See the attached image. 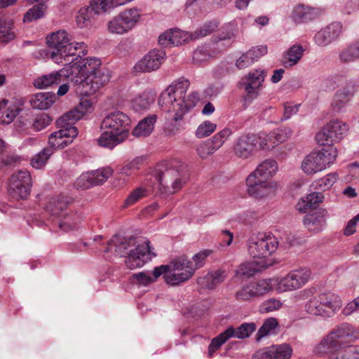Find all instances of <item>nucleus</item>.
Masks as SVG:
<instances>
[{"mask_svg": "<svg viewBox=\"0 0 359 359\" xmlns=\"http://www.w3.org/2000/svg\"><path fill=\"white\" fill-rule=\"evenodd\" d=\"M189 81L184 77L174 81L160 95L158 106L163 114L165 132L169 136L178 135L183 130L184 117L199 100L197 93L186 96Z\"/></svg>", "mask_w": 359, "mask_h": 359, "instance_id": "1", "label": "nucleus"}, {"mask_svg": "<svg viewBox=\"0 0 359 359\" xmlns=\"http://www.w3.org/2000/svg\"><path fill=\"white\" fill-rule=\"evenodd\" d=\"M77 53L76 57H72L64 65L63 72H68L69 79L76 86L78 94L82 96L92 95L109 82V71L101 67L100 59L82 58L81 53Z\"/></svg>", "mask_w": 359, "mask_h": 359, "instance_id": "2", "label": "nucleus"}, {"mask_svg": "<svg viewBox=\"0 0 359 359\" xmlns=\"http://www.w3.org/2000/svg\"><path fill=\"white\" fill-rule=\"evenodd\" d=\"M113 246L115 247L117 255L127 257L126 264L130 269L142 267L156 256V253L150 246V242L147 239L137 240L133 237L121 239L118 236H114L108 242V247L104 252L111 251Z\"/></svg>", "mask_w": 359, "mask_h": 359, "instance_id": "3", "label": "nucleus"}, {"mask_svg": "<svg viewBox=\"0 0 359 359\" xmlns=\"http://www.w3.org/2000/svg\"><path fill=\"white\" fill-rule=\"evenodd\" d=\"M130 123V117L121 111L115 110L107 114L100 124L102 133L97 140L98 144L112 149L122 143L129 135Z\"/></svg>", "mask_w": 359, "mask_h": 359, "instance_id": "4", "label": "nucleus"}, {"mask_svg": "<svg viewBox=\"0 0 359 359\" xmlns=\"http://www.w3.org/2000/svg\"><path fill=\"white\" fill-rule=\"evenodd\" d=\"M48 46L53 49L48 55L53 62L64 65L69 61L76 52L85 55L88 53V46L83 42L72 41L69 34L64 29H60L47 36Z\"/></svg>", "mask_w": 359, "mask_h": 359, "instance_id": "5", "label": "nucleus"}, {"mask_svg": "<svg viewBox=\"0 0 359 359\" xmlns=\"http://www.w3.org/2000/svg\"><path fill=\"white\" fill-rule=\"evenodd\" d=\"M359 328L348 323H342L326 334L315 346L318 354H325L339 348L345 341H353L358 338Z\"/></svg>", "mask_w": 359, "mask_h": 359, "instance_id": "6", "label": "nucleus"}, {"mask_svg": "<svg viewBox=\"0 0 359 359\" xmlns=\"http://www.w3.org/2000/svg\"><path fill=\"white\" fill-rule=\"evenodd\" d=\"M337 156L338 151L334 144L323 146L304 158L301 169L306 175H313L329 168L334 163Z\"/></svg>", "mask_w": 359, "mask_h": 359, "instance_id": "7", "label": "nucleus"}, {"mask_svg": "<svg viewBox=\"0 0 359 359\" xmlns=\"http://www.w3.org/2000/svg\"><path fill=\"white\" fill-rule=\"evenodd\" d=\"M341 304L339 295L332 292H321L306 302L304 311L311 316L327 318L338 312Z\"/></svg>", "mask_w": 359, "mask_h": 359, "instance_id": "8", "label": "nucleus"}, {"mask_svg": "<svg viewBox=\"0 0 359 359\" xmlns=\"http://www.w3.org/2000/svg\"><path fill=\"white\" fill-rule=\"evenodd\" d=\"M247 245L248 253L252 258L268 262L266 259L276 252L278 242L271 234L259 233L248 238Z\"/></svg>", "mask_w": 359, "mask_h": 359, "instance_id": "9", "label": "nucleus"}, {"mask_svg": "<svg viewBox=\"0 0 359 359\" xmlns=\"http://www.w3.org/2000/svg\"><path fill=\"white\" fill-rule=\"evenodd\" d=\"M169 269L170 272L166 275V283L172 286L189 280L195 273L189 259L182 257L172 261Z\"/></svg>", "mask_w": 359, "mask_h": 359, "instance_id": "10", "label": "nucleus"}, {"mask_svg": "<svg viewBox=\"0 0 359 359\" xmlns=\"http://www.w3.org/2000/svg\"><path fill=\"white\" fill-rule=\"evenodd\" d=\"M348 126L338 120L327 123L316 136L318 144L325 146L340 141L346 134Z\"/></svg>", "mask_w": 359, "mask_h": 359, "instance_id": "11", "label": "nucleus"}, {"mask_svg": "<svg viewBox=\"0 0 359 359\" xmlns=\"http://www.w3.org/2000/svg\"><path fill=\"white\" fill-rule=\"evenodd\" d=\"M32 186L29 172L25 170H19L11 176L8 194L15 200L26 199L30 194Z\"/></svg>", "mask_w": 359, "mask_h": 359, "instance_id": "12", "label": "nucleus"}, {"mask_svg": "<svg viewBox=\"0 0 359 359\" xmlns=\"http://www.w3.org/2000/svg\"><path fill=\"white\" fill-rule=\"evenodd\" d=\"M266 76V72L259 68L250 70L242 77L240 86L246 93V99L253 100L259 95Z\"/></svg>", "mask_w": 359, "mask_h": 359, "instance_id": "13", "label": "nucleus"}, {"mask_svg": "<svg viewBox=\"0 0 359 359\" xmlns=\"http://www.w3.org/2000/svg\"><path fill=\"white\" fill-rule=\"evenodd\" d=\"M248 194L255 198H269L275 194L278 188V182L255 178L248 175L245 180Z\"/></svg>", "mask_w": 359, "mask_h": 359, "instance_id": "14", "label": "nucleus"}, {"mask_svg": "<svg viewBox=\"0 0 359 359\" xmlns=\"http://www.w3.org/2000/svg\"><path fill=\"white\" fill-rule=\"evenodd\" d=\"M157 180L160 191L165 194L177 192L183 184L179 171L172 167L166 168L164 170L159 169Z\"/></svg>", "mask_w": 359, "mask_h": 359, "instance_id": "15", "label": "nucleus"}, {"mask_svg": "<svg viewBox=\"0 0 359 359\" xmlns=\"http://www.w3.org/2000/svg\"><path fill=\"white\" fill-rule=\"evenodd\" d=\"M344 31L342 22L334 21L321 28L313 37L314 43L320 47H326L337 41Z\"/></svg>", "mask_w": 359, "mask_h": 359, "instance_id": "16", "label": "nucleus"}, {"mask_svg": "<svg viewBox=\"0 0 359 359\" xmlns=\"http://www.w3.org/2000/svg\"><path fill=\"white\" fill-rule=\"evenodd\" d=\"M355 93L353 82L347 81L346 84L334 93L331 109L334 112L340 113L346 111Z\"/></svg>", "mask_w": 359, "mask_h": 359, "instance_id": "17", "label": "nucleus"}, {"mask_svg": "<svg viewBox=\"0 0 359 359\" xmlns=\"http://www.w3.org/2000/svg\"><path fill=\"white\" fill-rule=\"evenodd\" d=\"M328 217L327 210L319 208L306 214L304 217L303 224L309 232L318 233L326 228Z\"/></svg>", "mask_w": 359, "mask_h": 359, "instance_id": "18", "label": "nucleus"}, {"mask_svg": "<svg viewBox=\"0 0 359 359\" xmlns=\"http://www.w3.org/2000/svg\"><path fill=\"white\" fill-rule=\"evenodd\" d=\"M165 58L163 50L154 49L145 55L135 65L136 72H150L157 70Z\"/></svg>", "mask_w": 359, "mask_h": 359, "instance_id": "19", "label": "nucleus"}, {"mask_svg": "<svg viewBox=\"0 0 359 359\" xmlns=\"http://www.w3.org/2000/svg\"><path fill=\"white\" fill-rule=\"evenodd\" d=\"M194 41L192 32L172 29L165 32L158 37V43L163 47L177 46Z\"/></svg>", "mask_w": 359, "mask_h": 359, "instance_id": "20", "label": "nucleus"}, {"mask_svg": "<svg viewBox=\"0 0 359 359\" xmlns=\"http://www.w3.org/2000/svg\"><path fill=\"white\" fill-rule=\"evenodd\" d=\"M61 128L52 133L48 138L49 148L63 149L68 144H71L73 139L78 135L77 128L76 127H60Z\"/></svg>", "mask_w": 359, "mask_h": 359, "instance_id": "21", "label": "nucleus"}, {"mask_svg": "<svg viewBox=\"0 0 359 359\" xmlns=\"http://www.w3.org/2000/svg\"><path fill=\"white\" fill-rule=\"evenodd\" d=\"M321 13L322 11L318 8L297 4L292 8L289 18L293 22L299 25L311 22L320 17Z\"/></svg>", "mask_w": 359, "mask_h": 359, "instance_id": "22", "label": "nucleus"}, {"mask_svg": "<svg viewBox=\"0 0 359 359\" xmlns=\"http://www.w3.org/2000/svg\"><path fill=\"white\" fill-rule=\"evenodd\" d=\"M255 135L241 136L233 147L235 155L242 159L250 158L257 150Z\"/></svg>", "mask_w": 359, "mask_h": 359, "instance_id": "23", "label": "nucleus"}, {"mask_svg": "<svg viewBox=\"0 0 359 359\" xmlns=\"http://www.w3.org/2000/svg\"><path fill=\"white\" fill-rule=\"evenodd\" d=\"M270 264L265 261H248L241 264L236 270L235 276L238 278H250L255 273L266 269Z\"/></svg>", "mask_w": 359, "mask_h": 359, "instance_id": "24", "label": "nucleus"}, {"mask_svg": "<svg viewBox=\"0 0 359 359\" xmlns=\"http://www.w3.org/2000/svg\"><path fill=\"white\" fill-rule=\"evenodd\" d=\"M278 169V163L275 160L266 159L260 163L249 175H254L255 178L268 180L276 174Z\"/></svg>", "mask_w": 359, "mask_h": 359, "instance_id": "25", "label": "nucleus"}, {"mask_svg": "<svg viewBox=\"0 0 359 359\" xmlns=\"http://www.w3.org/2000/svg\"><path fill=\"white\" fill-rule=\"evenodd\" d=\"M304 48L299 43H294L282 55V62L285 67H292L296 65L302 58Z\"/></svg>", "mask_w": 359, "mask_h": 359, "instance_id": "26", "label": "nucleus"}, {"mask_svg": "<svg viewBox=\"0 0 359 359\" xmlns=\"http://www.w3.org/2000/svg\"><path fill=\"white\" fill-rule=\"evenodd\" d=\"M62 77L69 79L68 72H63V68L60 71L53 72L37 79L34 84L38 88H48L60 83L62 81Z\"/></svg>", "mask_w": 359, "mask_h": 359, "instance_id": "27", "label": "nucleus"}, {"mask_svg": "<svg viewBox=\"0 0 359 359\" xmlns=\"http://www.w3.org/2000/svg\"><path fill=\"white\" fill-rule=\"evenodd\" d=\"M157 116L150 114L141 120L133 129L132 134L136 137H146L151 135L156 122Z\"/></svg>", "mask_w": 359, "mask_h": 359, "instance_id": "28", "label": "nucleus"}, {"mask_svg": "<svg viewBox=\"0 0 359 359\" xmlns=\"http://www.w3.org/2000/svg\"><path fill=\"white\" fill-rule=\"evenodd\" d=\"M68 201L65 196H55L49 199L45 206L46 212L50 216L59 218L67 206Z\"/></svg>", "mask_w": 359, "mask_h": 359, "instance_id": "29", "label": "nucleus"}, {"mask_svg": "<svg viewBox=\"0 0 359 359\" xmlns=\"http://www.w3.org/2000/svg\"><path fill=\"white\" fill-rule=\"evenodd\" d=\"M329 353L328 359H359V345H342Z\"/></svg>", "mask_w": 359, "mask_h": 359, "instance_id": "30", "label": "nucleus"}, {"mask_svg": "<svg viewBox=\"0 0 359 359\" xmlns=\"http://www.w3.org/2000/svg\"><path fill=\"white\" fill-rule=\"evenodd\" d=\"M55 95L50 92L39 93L31 98V106L36 109L44 110L48 109L54 103Z\"/></svg>", "mask_w": 359, "mask_h": 359, "instance_id": "31", "label": "nucleus"}, {"mask_svg": "<svg viewBox=\"0 0 359 359\" xmlns=\"http://www.w3.org/2000/svg\"><path fill=\"white\" fill-rule=\"evenodd\" d=\"M225 278V272L218 270L212 273H209L203 277L198 278L197 282L201 287L213 289L217 285L223 282Z\"/></svg>", "mask_w": 359, "mask_h": 359, "instance_id": "32", "label": "nucleus"}, {"mask_svg": "<svg viewBox=\"0 0 359 359\" xmlns=\"http://www.w3.org/2000/svg\"><path fill=\"white\" fill-rule=\"evenodd\" d=\"M155 100V93L151 90H145L137 94L132 100V105L135 111L147 109Z\"/></svg>", "mask_w": 359, "mask_h": 359, "instance_id": "33", "label": "nucleus"}, {"mask_svg": "<svg viewBox=\"0 0 359 359\" xmlns=\"http://www.w3.org/2000/svg\"><path fill=\"white\" fill-rule=\"evenodd\" d=\"M13 20L0 15V43H6L15 37Z\"/></svg>", "mask_w": 359, "mask_h": 359, "instance_id": "34", "label": "nucleus"}, {"mask_svg": "<svg viewBox=\"0 0 359 359\" xmlns=\"http://www.w3.org/2000/svg\"><path fill=\"white\" fill-rule=\"evenodd\" d=\"M311 271L307 268H299L289 272L290 279L294 290H299L309 280Z\"/></svg>", "mask_w": 359, "mask_h": 359, "instance_id": "35", "label": "nucleus"}, {"mask_svg": "<svg viewBox=\"0 0 359 359\" xmlns=\"http://www.w3.org/2000/svg\"><path fill=\"white\" fill-rule=\"evenodd\" d=\"M123 24H126L130 30H132L141 20L142 13L140 9L133 7L126 8L118 13Z\"/></svg>", "mask_w": 359, "mask_h": 359, "instance_id": "36", "label": "nucleus"}, {"mask_svg": "<svg viewBox=\"0 0 359 359\" xmlns=\"http://www.w3.org/2000/svg\"><path fill=\"white\" fill-rule=\"evenodd\" d=\"M94 13L90 6H85L81 8L76 17V25L79 28H86L91 27L95 22V16H97Z\"/></svg>", "mask_w": 359, "mask_h": 359, "instance_id": "37", "label": "nucleus"}, {"mask_svg": "<svg viewBox=\"0 0 359 359\" xmlns=\"http://www.w3.org/2000/svg\"><path fill=\"white\" fill-rule=\"evenodd\" d=\"M57 219V223L59 228L63 231H69L76 229L81 222L79 215L74 212L65 213Z\"/></svg>", "mask_w": 359, "mask_h": 359, "instance_id": "38", "label": "nucleus"}, {"mask_svg": "<svg viewBox=\"0 0 359 359\" xmlns=\"http://www.w3.org/2000/svg\"><path fill=\"white\" fill-rule=\"evenodd\" d=\"M90 8L96 15H105L117 8L116 0H90Z\"/></svg>", "mask_w": 359, "mask_h": 359, "instance_id": "39", "label": "nucleus"}, {"mask_svg": "<svg viewBox=\"0 0 359 359\" xmlns=\"http://www.w3.org/2000/svg\"><path fill=\"white\" fill-rule=\"evenodd\" d=\"M83 117L82 112L76 106L61 116L56 123L58 127H74L73 125Z\"/></svg>", "mask_w": 359, "mask_h": 359, "instance_id": "40", "label": "nucleus"}, {"mask_svg": "<svg viewBox=\"0 0 359 359\" xmlns=\"http://www.w3.org/2000/svg\"><path fill=\"white\" fill-rule=\"evenodd\" d=\"M149 189L144 186L137 187L126 198L123 207H130L149 195Z\"/></svg>", "mask_w": 359, "mask_h": 359, "instance_id": "41", "label": "nucleus"}, {"mask_svg": "<svg viewBox=\"0 0 359 359\" xmlns=\"http://www.w3.org/2000/svg\"><path fill=\"white\" fill-rule=\"evenodd\" d=\"M272 280L274 290L278 294L295 291L289 273L285 276H274Z\"/></svg>", "mask_w": 359, "mask_h": 359, "instance_id": "42", "label": "nucleus"}, {"mask_svg": "<svg viewBox=\"0 0 359 359\" xmlns=\"http://www.w3.org/2000/svg\"><path fill=\"white\" fill-rule=\"evenodd\" d=\"M231 337V332L226 330L214 337L208 346V357L212 358L221 346Z\"/></svg>", "mask_w": 359, "mask_h": 359, "instance_id": "43", "label": "nucleus"}, {"mask_svg": "<svg viewBox=\"0 0 359 359\" xmlns=\"http://www.w3.org/2000/svg\"><path fill=\"white\" fill-rule=\"evenodd\" d=\"M338 179L339 175L337 172H331L316 180L312 184V186L314 189L325 191L329 190L336 183Z\"/></svg>", "mask_w": 359, "mask_h": 359, "instance_id": "44", "label": "nucleus"}, {"mask_svg": "<svg viewBox=\"0 0 359 359\" xmlns=\"http://www.w3.org/2000/svg\"><path fill=\"white\" fill-rule=\"evenodd\" d=\"M278 325V320L275 318H269L265 320L256 334V340L257 341H261L263 338L274 334Z\"/></svg>", "mask_w": 359, "mask_h": 359, "instance_id": "45", "label": "nucleus"}, {"mask_svg": "<svg viewBox=\"0 0 359 359\" xmlns=\"http://www.w3.org/2000/svg\"><path fill=\"white\" fill-rule=\"evenodd\" d=\"M251 283L257 297L274 290L272 278L252 281Z\"/></svg>", "mask_w": 359, "mask_h": 359, "instance_id": "46", "label": "nucleus"}, {"mask_svg": "<svg viewBox=\"0 0 359 359\" xmlns=\"http://www.w3.org/2000/svg\"><path fill=\"white\" fill-rule=\"evenodd\" d=\"M256 330V325L254 323H245L241 325L236 329L233 327H228L226 330L230 331L232 337L238 339H245L250 336V334Z\"/></svg>", "mask_w": 359, "mask_h": 359, "instance_id": "47", "label": "nucleus"}, {"mask_svg": "<svg viewBox=\"0 0 359 359\" xmlns=\"http://www.w3.org/2000/svg\"><path fill=\"white\" fill-rule=\"evenodd\" d=\"M359 59V40L350 44L339 54L341 62H351Z\"/></svg>", "mask_w": 359, "mask_h": 359, "instance_id": "48", "label": "nucleus"}, {"mask_svg": "<svg viewBox=\"0 0 359 359\" xmlns=\"http://www.w3.org/2000/svg\"><path fill=\"white\" fill-rule=\"evenodd\" d=\"M107 29L110 33L118 35L125 34L130 31L128 26L123 24V21L118 14L109 21Z\"/></svg>", "mask_w": 359, "mask_h": 359, "instance_id": "49", "label": "nucleus"}, {"mask_svg": "<svg viewBox=\"0 0 359 359\" xmlns=\"http://www.w3.org/2000/svg\"><path fill=\"white\" fill-rule=\"evenodd\" d=\"M46 6L43 4L34 5L25 13L23 22H30L43 18L46 11Z\"/></svg>", "mask_w": 359, "mask_h": 359, "instance_id": "50", "label": "nucleus"}, {"mask_svg": "<svg viewBox=\"0 0 359 359\" xmlns=\"http://www.w3.org/2000/svg\"><path fill=\"white\" fill-rule=\"evenodd\" d=\"M144 161V158L142 156L135 157L132 161L125 164L118 169V174L122 176L129 177L138 170Z\"/></svg>", "mask_w": 359, "mask_h": 359, "instance_id": "51", "label": "nucleus"}, {"mask_svg": "<svg viewBox=\"0 0 359 359\" xmlns=\"http://www.w3.org/2000/svg\"><path fill=\"white\" fill-rule=\"evenodd\" d=\"M273 359H290L292 348L287 344L271 346Z\"/></svg>", "mask_w": 359, "mask_h": 359, "instance_id": "52", "label": "nucleus"}, {"mask_svg": "<svg viewBox=\"0 0 359 359\" xmlns=\"http://www.w3.org/2000/svg\"><path fill=\"white\" fill-rule=\"evenodd\" d=\"M21 109L15 102H9L6 109L3 111L1 122L4 124L11 123L16 116L20 112Z\"/></svg>", "mask_w": 359, "mask_h": 359, "instance_id": "53", "label": "nucleus"}, {"mask_svg": "<svg viewBox=\"0 0 359 359\" xmlns=\"http://www.w3.org/2000/svg\"><path fill=\"white\" fill-rule=\"evenodd\" d=\"M113 172L114 170L109 166L92 170L91 173L93 175V179L95 186L104 183L112 175Z\"/></svg>", "mask_w": 359, "mask_h": 359, "instance_id": "54", "label": "nucleus"}, {"mask_svg": "<svg viewBox=\"0 0 359 359\" xmlns=\"http://www.w3.org/2000/svg\"><path fill=\"white\" fill-rule=\"evenodd\" d=\"M53 153V150L51 148L43 149L41 151L32 157L31 160L32 165L36 169L43 168Z\"/></svg>", "mask_w": 359, "mask_h": 359, "instance_id": "55", "label": "nucleus"}, {"mask_svg": "<svg viewBox=\"0 0 359 359\" xmlns=\"http://www.w3.org/2000/svg\"><path fill=\"white\" fill-rule=\"evenodd\" d=\"M218 27V22L216 21H210L205 22L201 27L198 28L193 33L194 39L198 40L204 36L210 34Z\"/></svg>", "mask_w": 359, "mask_h": 359, "instance_id": "56", "label": "nucleus"}, {"mask_svg": "<svg viewBox=\"0 0 359 359\" xmlns=\"http://www.w3.org/2000/svg\"><path fill=\"white\" fill-rule=\"evenodd\" d=\"M212 56L210 48L208 46H202L193 52L192 60L193 62L200 64L208 61Z\"/></svg>", "mask_w": 359, "mask_h": 359, "instance_id": "57", "label": "nucleus"}, {"mask_svg": "<svg viewBox=\"0 0 359 359\" xmlns=\"http://www.w3.org/2000/svg\"><path fill=\"white\" fill-rule=\"evenodd\" d=\"M271 133L273 141L274 142V146L276 147L288 140L292 134V130L288 127H284L274 130Z\"/></svg>", "mask_w": 359, "mask_h": 359, "instance_id": "58", "label": "nucleus"}, {"mask_svg": "<svg viewBox=\"0 0 359 359\" xmlns=\"http://www.w3.org/2000/svg\"><path fill=\"white\" fill-rule=\"evenodd\" d=\"M271 133L273 141L274 142V146L276 147L288 140L292 134V130L288 127H284L274 130Z\"/></svg>", "mask_w": 359, "mask_h": 359, "instance_id": "59", "label": "nucleus"}, {"mask_svg": "<svg viewBox=\"0 0 359 359\" xmlns=\"http://www.w3.org/2000/svg\"><path fill=\"white\" fill-rule=\"evenodd\" d=\"M271 136V133L255 135L257 149L269 150L273 149L275 146Z\"/></svg>", "mask_w": 359, "mask_h": 359, "instance_id": "60", "label": "nucleus"}, {"mask_svg": "<svg viewBox=\"0 0 359 359\" xmlns=\"http://www.w3.org/2000/svg\"><path fill=\"white\" fill-rule=\"evenodd\" d=\"M217 128V125L210 121L202 122L197 128L195 135L198 138H203L210 135Z\"/></svg>", "mask_w": 359, "mask_h": 359, "instance_id": "61", "label": "nucleus"}, {"mask_svg": "<svg viewBox=\"0 0 359 359\" xmlns=\"http://www.w3.org/2000/svg\"><path fill=\"white\" fill-rule=\"evenodd\" d=\"M212 252V251L209 249L202 250L194 255L191 260L189 259L194 272L205 264L206 258L210 256Z\"/></svg>", "mask_w": 359, "mask_h": 359, "instance_id": "62", "label": "nucleus"}, {"mask_svg": "<svg viewBox=\"0 0 359 359\" xmlns=\"http://www.w3.org/2000/svg\"><path fill=\"white\" fill-rule=\"evenodd\" d=\"M236 297L238 300L241 301H250L257 298L251 282L238 290L236 294Z\"/></svg>", "mask_w": 359, "mask_h": 359, "instance_id": "63", "label": "nucleus"}, {"mask_svg": "<svg viewBox=\"0 0 359 359\" xmlns=\"http://www.w3.org/2000/svg\"><path fill=\"white\" fill-rule=\"evenodd\" d=\"M93 175L91 171L82 173L76 180L75 186L77 188L87 189L95 186L93 182Z\"/></svg>", "mask_w": 359, "mask_h": 359, "instance_id": "64", "label": "nucleus"}]
</instances>
